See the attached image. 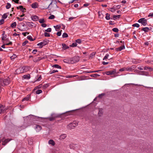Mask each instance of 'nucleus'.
<instances>
[{
    "mask_svg": "<svg viewBox=\"0 0 153 153\" xmlns=\"http://www.w3.org/2000/svg\"><path fill=\"white\" fill-rule=\"evenodd\" d=\"M126 68H122L120 69L119 70V71H123L125 70H126Z\"/></svg>",
    "mask_w": 153,
    "mask_h": 153,
    "instance_id": "nucleus-57",
    "label": "nucleus"
},
{
    "mask_svg": "<svg viewBox=\"0 0 153 153\" xmlns=\"http://www.w3.org/2000/svg\"><path fill=\"white\" fill-rule=\"evenodd\" d=\"M23 78L25 79H29L30 78V76L29 74L24 75L23 76Z\"/></svg>",
    "mask_w": 153,
    "mask_h": 153,
    "instance_id": "nucleus-20",
    "label": "nucleus"
},
{
    "mask_svg": "<svg viewBox=\"0 0 153 153\" xmlns=\"http://www.w3.org/2000/svg\"><path fill=\"white\" fill-rule=\"evenodd\" d=\"M53 67L55 68H60V69L61 68V66H59V65H57V64H56V65H53Z\"/></svg>",
    "mask_w": 153,
    "mask_h": 153,
    "instance_id": "nucleus-31",
    "label": "nucleus"
},
{
    "mask_svg": "<svg viewBox=\"0 0 153 153\" xmlns=\"http://www.w3.org/2000/svg\"><path fill=\"white\" fill-rule=\"evenodd\" d=\"M27 38L28 40H29L31 41H33L35 39H33V38H32V37L30 36H28L27 37Z\"/></svg>",
    "mask_w": 153,
    "mask_h": 153,
    "instance_id": "nucleus-26",
    "label": "nucleus"
},
{
    "mask_svg": "<svg viewBox=\"0 0 153 153\" xmlns=\"http://www.w3.org/2000/svg\"><path fill=\"white\" fill-rule=\"evenodd\" d=\"M105 94L103 93L100 94L98 96V97L100 98H102V97L105 95Z\"/></svg>",
    "mask_w": 153,
    "mask_h": 153,
    "instance_id": "nucleus-46",
    "label": "nucleus"
},
{
    "mask_svg": "<svg viewBox=\"0 0 153 153\" xmlns=\"http://www.w3.org/2000/svg\"><path fill=\"white\" fill-rule=\"evenodd\" d=\"M77 126V124L74 123H70L67 126V128L69 129L74 128Z\"/></svg>",
    "mask_w": 153,
    "mask_h": 153,
    "instance_id": "nucleus-6",
    "label": "nucleus"
},
{
    "mask_svg": "<svg viewBox=\"0 0 153 153\" xmlns=\"http://www.w3.org/2000/svg\"><path fill=\"white\" fill-rule=\"evenodd\" d=\"M57 72H58V71H57V70H53L52 71L50 72V74H53V73H54Z\"/></svg>",
    "mask_w": 153,
    "mask_h": 153,
    "instance_id": "nucleus-59",
    "label": "nucleus"
},
{
    "mask_svg": "<svg viewBox=\"0 0 153 153\" xmlns=\"http://www.w3.org/2000/svg\"><path fill=\"white\" fill-rule=\"evenodd\" d=\"M51 116L54 119H55L56 118H57L59 117L60 116L59 115H57L54 114H52Z\"/></svg>",
    "mask_w": 153,
    "mask_h": 153,
    "instance_id": "nucleus-21",
    "label": "nucleus"
},
{
    "mask_svg": "<svg viewBox=\"0 0 153 153\" xmlns=\"http://www.w3.org/2000/svg\"><path fill=\"white\" fill-rule=\"evenodd\" d=\"M34 128L36 132H38L42 129V128L39 125H36Z\"/></svg>",
    "mask_w": 153,
    "mask_h": 153,
    "instance_id": "nucleus-8",
    "label": "nucleus"
},
{
    "mask_svg": "<svg viewBox=\"0 0 153 153\" xmlns=\"http://www.w3.org/2000/svg\"><path fill=\"white\" fill-rule=\"evenodd\" d=\"M95 53L94 52L92 53L90 55L89 58H92L95 55Z\"/></svg>",
    "mask_w": 153,
    "mask_h": 153,
    "instance_id": "nucleus-40",
    "label": "nucleus"
},
{
    "mask_svg": "<svg viewBox=\"0 0 153 153\" xmlns=\"http://www.w3.org/2000/svg\"><path fill=\"white\" fill-rule=\"evenodd\" d=\"M48 41L46 40H44L42 42L39 43H38L37 45L38 46H39V48H42L43 46L47 44H48Z\"/></svg>",
    "mask_w": 153,
    "mask_h": 153,
    "instance_id": "nucleus-4",
    "label": "nucleus"
},
{
    "mask_svg": "<svg viewBox=\"0 0 153 153\" xmlns=\"http://www.w3.org/2000/svg\"><path fill=\"white\" fill-rule=\"evenodd\" d=\"M52 1L49 4H48L47 6L46 7H43V9H47V8H48L52 4Z\"/></svg>",
    "mask_w": 153,
    "mask_h": 153,
    "instance_id": "nucleus-32",
    "label": "nucleus"
},
{
    "mask_svg": "<svg viewBox=\"0 0 153 153\" xmlns=\"http://www.w3.org/2000/svg\"><path fill=\"white\" fill-rule=\"evenodd\" d=\"M28 42V41H25L23 43L22 45L23 46H25L26 44H27Z\"/></svg>",
    "mask_w": 153,
    "mask_h": 153,
    "instance_id": "nucleus-56",
    "label": "nucleus"
},
{
    "mask_svg": "<svg viewBox=\"0 0 153 153\" xmlns=\"http://www.w3.org/2000/svg\"><path fill=\"white\" fill-rule=\"evenodd\" d=\"M132 26L133 27H139L140 25L138 23H135V24H134Z\"/></svg>",
    "mask_w": 153,
    "mask_h": 153,
    "instance_id": "nucleus-44",
    "label": "nucleus"
},
{
    "mask_svg": "<svg viewBox=\"0 0 153 153\" xmlns=\"http://www.w3.org/2000/svg\"><path fill=\"white\" fill-rule=\"evenodd\" d=\"M79 61V58L78 56H74L72 58L65 59L63 60L64 62L68 64H74Z\"/></svg>",
    "mask_w": 153,
    "mask_h": 153,
    "instance_id": "nucleus-1",
    "label": "nucleus"
},
{
    "mask_svg": "<svg viewBox=\"0 0 153 153\" xmlns=\"http://www.w3.org/2000/svg\"><path fill=\"white\" fill-rule=\"evenodd\" d=\"M112 30L114 32H117L118 31H119V30L117 28H113Z\"/></svg>",
    "mask_w": 153,
    "mask_h": 153,
    "instance_id": "nucleus-42",
    "label": "nucleus"
},
{
    "mask_svg": "<svg viewBox=\"0 0 153 153\" xmlns=\"http://www.w3.org/2000/svg\"><path fill=\"white\" fill-rule=\"evenodd\" d=\"M17 56L15 54H13V55L10 57L11 59H13L16 57Z\"/></svg>",
    "mask_w": 153,
    "mask_h": 153,
    "instance_id": "nucleus-47",
    "label": "nucleus"
},
{
    "mask_svg": "<svg viewBox=\"0 0 153 153\" xmlns=\"http://www.w3.org/2000/svg\"><path fill=\"white\" fill-rule=\"evenodd\" d=\"M39 22L40 23H43L45 22V20L43 19H40L39 20Z\"/></svg>",
    "mask_w": 153,
    "mask_h": 153,
    "instance_id": "nucleus-43",
    "label": "nucleus"
},
{
    "mask_svg": "<svg viewBox=\"0 0 153 153\" xmlns=\"http://www.w3.org/2000/svg\"><path fill=\"white\" fill-rule=\"evenodd\" d=\"M47 32H50L51 31V28H48L47 30H45Z\"/></svg>",
    "mask_w": 153,
    "mask_h": 153,
    "instance_id": "nucleus-50",
    "label": "nucleus"
},
{
    "mask_svg": "<svg viewBox=\"0 0 153 153\" xmlns=\"http://www.w3.org/2000/svg\"><path fill=\"white\" fill-rule=\"evenodd\" d=\"M143 69H144V70H147V69H149L150 70V71L152 70V68H151L148 67H146V66L144 67H143Z\"/></svg>",
    "mask_w": 153,
    "mask_h": 153,
    "instance_id": "nucleus-34",
    "label": "nucleus"
},
{
    "mask_svg": "<svg viewBox=\"0 0 153 153\" xmlns=\"http://www.w3.org/2000/svg\"><path fill=\"white\" fill-rule=\"evenodd\" d=\"M16 22H14L13 23H12L10 25V26L13 28H14L16 27Z\"/></svg>",
    "mask_w": 153,
    "mask_h": 153,
    "instance_id": "nucleus-23",
    "label": "nucleus"
},
{
    "mask_svg": "<svg viewBox=\"0 0 153 153\" xmlns=\"http://www.w3.org/2000/svg\"><path fill=\"white\" fill-rule=\"evenodd\" d=\"M7 109V108L4 105H1L0 106V114L4 112Z\"/></svg>",
    "mask_w": 153,
    "mask_h": 153,
    "instance_id": "nucleus-5",
    "label": "nucleus"
},
{
    "mask_svg": "<svg viewBox=\"0 0 153 153\" xmlns=\"http://www.w3.org/2000/svg\"><path fill=\"white\" fill-rule=\"evenodd\" d=\"M85 79V76H81L79 78V80H83Z\"/></svg>",
    "mask_w": 153,
    "mask_h": 153,
    "instance_id": "nucleus-38",
    "label": "nucleus"
},
{
    "mask_svg": "<svg viewBox=\"0 0 153 153\" xmlns=\"http://www.w3.org/2000/svg\"><path fill=\"white\" fill-rule=\"evenodd\" d=\"M38 5L36 2L33 3L31 4V7L33 8H36L38 7Z\"/></svg>",
    "mask_w": 153,
    "mask_h": 153,
    "instance_id": "nucleus-14",
    "label": "nucleus"
},
{
    "mask_svg": "<svg viewBox=\"0 0 153 153\" xmlns=\"http://www.w3.org/2000/svg\"><path fill=\"white\" fill-rule=\"evenodd\" d=\"M49 86V84H46L42 86V88H43L45 89L46 88H47Z\"/></svg>",
    "mask_w": 153,
    "mask_h": 153,
    "instance_id": "nucleus-33",
    "label": "nucleus"
},
{
    "mask_svg": "<svg viewBox=\"0 0 153 153\" xmlns=\"http://www.w3.org/2000/svg\"><path fill=\"white\" fill-rule=\"evenodd\" d=\"M19 9L23 12H24V10H26V9L25 8H23V7L22 5L19 6Z\"/></svg>",
    "mask_w": 153,
    "mask_h": 153,
    "instance_id": "nucleus-28",
    "label": "nucleus"
},
{
    "mask_svg": "<svg viewBox=\"0 0 153 153\" xmlns=\"http://www.w3.org/2000/svg\"><path fill=\"white\" fill-rule=\"evenodd\" d=\"M5 33L4 32L2 34V40H4V39L6 37V35H5Z\"/></svg>",
    "mask_w": 153,
    "mask_h": 153,
    "instance_id": "nucleus-37",
    "label": "nucleus"
},
{
    "mask_svg": "<svg viewBox=\"0 0 153 153\" xmlns=\"http://www.w3.org/2000/svg\"><path fill=\"white\" fill-rule=\"evenodd\" d=\"M42 86V84H40L38 86H37L36 88H41Z\"/></svg>",
    "mask_w": 153,
    "mask_h": 153,
    "instance_id": "nucleus-64",
    "label": "nucleus"
},
{
    "mask_svg": "<svg viewBox=\"0 0 153 153\" xmlns=\"http://www.w3.org/2000/svg\"><path fill=\"white\" fill-rule=\"evenodd\" d=\"M115 70H114L112 71H108L106 72V74L107 75H111L114 74L116 73Z\"/></svg>",
    "mask_w": 153,
    "mask_h": 153,
    "instance_id": "nucleus-11",
    "label": "nucleus"
},
{
    "mask_svg": "<svg viewBox=\"0 0 153 153\" xmlns=\"http://www.w3.org/2000/svg\"><path fill=\"white\" fill-rule=\"evenodd\" d=\"M141 30L144 31L145 32H147L149 31V28L148 27H145L142 28Z\"/></svg>",
    "mask_w": 153,
    "mask_h": 153,
    "instance_id": "nucleus-27",
    "label": "nucleus"
},
{
    "mask_svg": "<svg viewBox=\"0 0 153 153\" xmlns=\"http://www.w3.org/2000/svg\"><path fill=\"white\" fill-rule=\"evenodd\" d=\"M91 77L96 78L97 76H100V75L99 74H91L90 76Z\"/></svg>",
    "mask_w": 153,
    "mask_h": 153,
    "instance_id": "nucleus-24",
    "label": "nucleus"
},
{
    "mask_svg": "<svg viewBox=\"0 0 153 153\" xmlns=\"http://www.w3.org/2000/svg\"><path fill=\"white\" fill-rule=\"evenodd\" d=\"M76 43H77L79 44H80L81 43L82 41L80 39H78L76 40Z\"/></svg>",
    "mask_w": 153,
    "mask_h": 153,
    "instance_id": "nucleus-45",
    "label": "nucleus"
},
{
    "mask_svg": "<svg viewBox=\"0 0 153 153\" xmlns=\"http://www.w3.org/2000/svg\"><path fill=\"white\" fill-rule=\"evenodd\" d=\"M38 17L36 16H32L31 19L34 21H37L38 19Z\"/></svg>",
    "mask_w": 153,
    "mask_h": 153,
    "instance_id": "nucleus-15",
    "label": "nucleus"
},
{
    "mask_svg": "<svg viewBox=\"0 0 153 153\" xmlns=\"http://www.w3.org/2000/svg\"><path fill=\"white\" fill-rule=\"evenodd\" d=\"M61 31H62V30H61L60 31H59V32H57L56 33L57 35L58 36H60L61 34Z\"/></svg>",
    "mask_w": 153,
    "mask_h": 153,
    "instance_id": "nucleus-55",
    "label": "nucleus"
},
{
    "mask_svg": "<svg viewBox=\"0 0 153 153\" xmlns=\"http://www.w3.org/2000/svg\"><path fill=\"white\" fill-rule=\"evenodd\" d=\"M48 143L49 144H51L53 146H54L55 145V143L53 140H50L48 141Z\"/></svg>",
    "mask_w": 153,
    "mask_h": 153,
    "instance_id": "nucleus-16",
    "label": "nucleus"
},
{
    "mask_svg": "<svg viewBox=\"0 0 153 153\" xmlns=\"http://www.w3.org/2000/svg\"><path fill=\"white\" fill-rule=\"evenodd\" d=\"M4 20L3 19H2L0 20V25H1L3 24L4 23Z\"/></svg>",
    "mask_w": 153,
    "mask_h": 153,
    "instance_id": "nucleus-54",
    "label": "nucleus"
},
{
    "mask_svg": "<svg viewBox=\"0 0 153 153\" xmlns=\"http://www.w3.org/2000/svg\"><path fill=\"white\" fill-rule=\"evenodd\" d=\"M48 119L51 121H53L55 120L54 119L52 116L51 117H49Z\"/></svg>",
    "mask_w": 153,
    "mask_h": 153,
    "instance_id": "nucleus-60",
    "label": "nucleus"
},
{
    "mask_svg": "<svg viewBox=\"0 0 153 153\" xmlns=\"http://www.w3.org/2000/svg\"><path fill=\"white\" fill-rule=\"evenodd\" d=\"M139 74L145 76H148L149 75V74L148 72L144 71H140V72Z\"/></svg>",
    "mask_w": 153,
    "mask_h": 153,
    "instance_id": "nucleus-9",
    "label": "nucleus"
},
{
    "mask_svg": "<svg viewBox=\"0 0 153 153\" xmlns=\"http://www.w3.org/2000/svg\"><path fill=\"white\" fill-rule=\"evenodd\" d=\"M103 114L102 109H99V112L98 113V115L99 116H101Z\"/></svg>",
    "mask_w": 153,
    "mask_h": 153,
    "instance_id": "nucleus-19",
    "label": "nucleus"
},
{
    "mask_svg": "<svg viewBox=\"0 0 153 153\" xmlns=\"http://www.w3.org/2000/svg\"><path fill=\"white\" fill-rule=\"evenodd\" d=\"M37 51V50L36 49H34L33 50L32 53L34 54H36Z\"/></svg>",
    "mask_w": 153,
    "mask_h": 153,
    "instance_id": "nucleus-61",
    "label": "nucleus"
},
{
    "mask_svg": "<svg viewBox=\"0 0 153 153\" xmlns=\"http://www.w3.org/2000/svg\"><path fill=\"white\" fill-rule=\"evenodd\" d=\"M77 45V44L76 42H74V43H73L72 45H70V47H76V46Z\"/></svg>",
    "mask_w": 153,
    "mask_h": 153,
    "instance_id": "nucleus-30",
    "label": "nucleus"
},
{
    "mask_svg": "<svg viewBox=\"0 0 153 153\" xmlns=\"http://www.w3.org/2000/svg\"><path fill=\"white\" fill-rule=\"evenodd\" d=\"M134 67L126 68V71H133V70L134 69Z\"/></svg>",
    "mask_w": 153,
    "mask_h": 153,
    "instance_id": "nucleus-17",
    "label": "nucleus"
},
{
    "mask_svg": "<svg viewBox=\"0 0 153 153\" xmlns=\"http://www.w3.org/2000/svg\"><path fill=\"white\" fill-rule=\"evenodd\" d=\"M67 137L66 135L65 134H61L60 137V140H63L65 139Z\"/></svg>",
    "mask_w": 153,
    "mask_h": 153,
    "instance_id": "nucleus-18",
    "label": "nucleus"
},
{
    "mask_svg": "<svg viewBox=\"0 0 153 153\" xmlns=\"http://www.w3.org/2000/svg\"><path fill=\"white\" fill-rule=\"evenodd\" d=\"M125 48V47L124 45H123L122 46H121L119 47L118 48H116V50L117 51H122V50L124 49Z\"/></svg>",
    "mask_w": 153,
    "mask_h": 153,
    "instance_id": "nucleus-10",
    "label": "nucleus"
},
{
    "mask_svg": "<svg viewBox=\"0 0 153 153\" xmlns=\"http://www.w3.org/2000/svg\"><path fill=\"white\" fill-rule=\"evenodd\" d=\"M62 48L64 50H65L69 48V47L67 46V45L65 44H62Z\"/></svg>",
    "mask_w": 153,
    "mask_h": 153,
    "instance_id": "nucleus-22",
    "label": "nucleus"
},
{
    "mask_svg": "<svg viewBox=\"0 0 153 153\" xmlns=\"http://www.w3.org/2000/svg\"><path fill=\"white\" fill-rule=\"evenodd\" d=\"M62 36L63 38H66L68 37V35L67 33H63Z\"/></svg>",
    "mask_w": 153,
    "mask_h": 153,
    "instance_id": "nucleus-41",
    "label": "nucleus"
},
{
    "mask_svg": "<svg viewBox=\"0 0 153 153\" xmlns=\"http://www.w3.org/2000/svg\"><path fill=\"white\" fill-rule=\"evenodd\" d=\"M54 18L55 16L53 15H51L49 17V19H54Z\"/></svg>",
    "mask_w": 153,
    "mask_h": 153,
    "instance_id": "nucleus-53",
    "label": "nucleus"
},
{
    "mask_svg": "<svg viewBox=\"0 0 153 153\" xmlns=\"http://www.w3.org/2000/svg\"><path fill=\"white\" fill-rule=\"evenodd\" d=\"M110 14L108 13H107L106 14V16L105 18L107 20H108L110 19Z\"/></svg>",
    "mask_w": 153,
    "mask_h": 153,
    "instance_id": "nucleus-25",
    "label": "nucleus"
},
{
    "mask_svg": "<svg viewBox=\"0 0 153 153\" xmlns=\"http://www.w3.org/2000/svg\"><path fill=\"white\" fill-rule=\"evenodd\" d=\"M41 26L43 27H46L47 26V25L45 23H42L41 25Z\"/></svg>",
    "mask_w": 153,
    "mask_h": 153,
    "instance_id": "nucleus-62",
    "label": "nucleus"
},
{
    "mask_svg": "<svg viewBox=\"0 0 153 153\" xmlns=\"http://www.w3.org/2000/svg\"><path fill=\"white\" fill-rule=\"evenodd\" d=\"M44 36L45 37H49L50 36V34L47 32L44 33Z\"/></svg>",
    "mask_w": 153,
    "mask_h": 153,
    "instance_id": "nucleus-49",
    "label": "nucleus"
},
{
    "mask_svg": "<svg viewBox=\"0 0 153 153\" xmlns=\"http://www.w3.org/2000/svg\"><path fill=\"white\" fill-rule=\"evenodd\" d=\"M26 24L27 26L30 27H33V23L32 22H26Z\"/></svg>",
    "mask_w": 153,
    "mask_h": 153,
    "instance_id": "nucleus-12",
    "label": "nucleus"
},
{
    "mask_svg": "<svg viewBox=\"0 0 153 153\" xmlns=\"http://www.w3.org/2000/svg\"><path fill=\"white\" fill-rule=\"evenodd\" d=\"M99 16L100 18H103V15L101 12L98 13Z\"/></svg>",
    "mask_w": 153,
    "mask_h": 153,
    "instance_id": "nucleus-48",
    "label": "nucleus"
},
{
    "mask_svg": "<svg viewBox=\"0 0 153 153\" xmlns=\"http://www.w3.org/2000/svg\"><path fill=\"white\" fill-rule=\"evenodd\" d=\"M120 16V15H114L113 16V17L114 20H115L117 18H119Z\"/></svg>",
    "mask_w": 153,
    "mask_h": 153,
    "instance_id": "nucleus-29",
    "label": "nucleus"
},
{
    "mask_svg": "<svg viewBox=\"0 0 153 153\" xmlns=\"http://www.w3.org/2000/svg\"><path fill=\"white\" fill-rule=\"evenodd\" d=\"M7 15L6 13H4L2 16V18L3 19H6L7 17Z\"/></svg>",
    "mask_w": 153,
    "mask_h": 153,
    "instance_id": "nucleus-52",
    "label": "nucleus"
},
{
    "mask_svg": "<svg viewBox=\"0 0 153 153\" xmlns=\"http://www.w3.org/2000/svg\"><path fill=\"white\" fill-rule=\"evenodd\" d=\"M11 139H5L4 138H3L2 140V145L5 146L8 142L10 141Z\"/></svg>",
    "mask_w": 153,
    "mask_h": 153,
    "instance_id": "nucleus-7",
    "label": "nucleus"
},
{
    "mask_svg": "<svg viewBox=\"0 0 153 153\" xmlns=\"http://www.w3.org/2000/svg\"><path fill=\"white\" fill-rule=\"evenodd\" d=\"M29 33L28 32H25L23 33H22V34L24 36H25L26 35V34H28Z\"/></svg>",
    "mask_w": 153,
    "mask_h": 153,
    "instance_id": "nucleus-63",
    "label": "nucleus"
},
{
    "mask_svg": "<svg viewBox=\"0 0 153 153\" xmlns=\"http://www.w3.org/2000/svg\"><path fill=\"white\" fill-rule=\"evenodd\" d=\"M109 54H107L104 57L103 60L105 59H107L108 58V57L109 56Z\"/></svg>",
    "mask_w": 153,
    "mask_h": 153,
    "instance_id": "nucleus-51",
    "label": "nucleus"
},
{
    "mask_svg": "<svg viewBox=\"0 0 153 153\" xmlns=\"http://www.w3.org/2000/svg\"><path fill=\"white\" fill-rule=\"evenodd\" d=\"M11 4L10 3H7V5L6 6V7L7 9H8L10 7Z\"/></svg>",
    "mask_w": 153,
    "mask_h": 153,
    "instance_id": "nucleus-36",
    "label": "nucleus"
},
{
    "mask_svg": "<svg viewBox=\"0 0 153 153\" xmlns=\"http://www.w3.org/2000/svg\"><path fill=\"white\" fill-rule=\"evenodd\" d=\"M138 22L141 23L144 26H145L147 24V20L145 18H142L138 20Z\"/></svg>",
    "mask_w": 153,
    "mask_h": 153,
    "instance_id": "nucleus-3",
    "label": "nucleus"
},
{
    "mask_svg": "<svg viewBox=\"0 0 153 153\" xmlns=\"http://www.w3.org/2000/svg\"><path fill=\"white\" fill-rule=\"evenodd\" d=\"M54 27L56 29H59L60 28V26L59 25H57L56 26H54Z\"/></svg>",
    "mask_w": 153,
    "mask_h": 153,
    "instance_id": "nucleus-58",
    "label": "nucleus"
},
{
    "mask_svg": "<svg viewBox=\"0 0 153 153\" xmlns=\"http://www.w3.org/2000/svg\"><path fill=\"white\" fill-rule=\"evenodd\" d=\"M100 71V70H97V71H86L85 72L87 73H94V72H99Z\"/></svg>",
    "mask_w": 153,
    "mask_h": 153,
    "instance_id": "nucleus-39",
    "label": "nucleus"
},
{
    "mask_svg": "<svg viewBox=\"0 0 153 153\" xmlns=\"http://www.w3.org/2000/svg\"><path fill=\"white\" fill-rule=\"evenodd\" d=\"M30 95L28 94V95L27 97H25L22 100V101H28L29 100V99L30 98Z\"/></svg>",
    "mask_w": 153,
    "mask_h": 153,
    "instance_id": "nucleus-13",
    "label": "nucleus"
},
{
    "mask_svg": "<svg viewBox=\"0 0 153 153\" xmlns=\"http://www.w3.org/2000/svg\"><path fill=\"white\" fill-rule=\"evenodd\" d=\"M42 92V91L41 90H38L36 91V93L37 94H39Z\"/></svg>",
    "mask_w": 153,
    "mask_h": 153,
    "instance_id": "nucleus-35",
    "label": "nucleus"
},
{
    "mask_svg": "<svg viewBox=\"0 0 153 153\" xmlns=\"http://www.w3.org/2000/svg\"><path fill=\"white\" fill-rule=\"evenodd\" d=\"M27 67L26 66L20 67L16 70L15 74H19L26 72L27 71L26 69H27Z\"/></svg>",
    "mask_w": 153,
    "mask_h": 153,
    "instance_id": "nucleus-2",
    "label": "nucleus"
}]
</instances>
